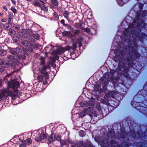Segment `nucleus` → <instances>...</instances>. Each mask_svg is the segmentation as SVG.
Here are the masks:
<instances>
[{
  "label": "nucleus",
  "instance_id": "obj_1",
  "mask_svg": "<svg viewBox=\"0 0 147 147\" xmlns=\"http://www.w3.org/2000/svg\"><path fill=\"white\" fill-rule=\"evenodd\" d=\"M8 88L7 89H4L1 91V92L0 93V100L2 99L3 97L10 96L14 98L16 96L13 92H12L9 89L12 88L13 91L16 92L18 91L17 88L19 87L20 84L19 82L17 80H14L11 82H7Z\"/></svg>",
  "mask_w": 147,
  "mask_h": 147
},
{
  "label": "nucleus",
  "instance_id": "obj_2",
  "mask_svg": "<svg viewBox=\"0 0 147 147\" xmlns=\"http://www.w3.org/2000/svg\"><path fill=\"white\" fill-rule=\"evenodd\" d=\"M134 25L130 24L129 25L128 28L126 29L124 32V34L126 36L129 35L130 34H132L134 32Z\"/></svg>",
  "mask_w": 147,
  "mask_h": 147
},
{
  "label": "nucleus",
  "instance_id": "obj_3",
  "mask_svg": "<svg viewBox=\"0 0 147 147\" xmlns=\"http://www.w3.org/2000/svg\"><path fill=\"white\" fill-rule=\"evenodd\" d=\"M77 147H95L93 146L91 142L88 140H86L85 142H80L77 146Z\"/></svg>",
  "mask_w": 147,
  "mask_h": 147
},
{
  "label": "nucleus",
  "instance_id": "obj_4",
  "mask_svg": "<svg viewBox=\"0 0 147 147\" xmlns=\"http://www.w3.org/2000/svg\"><path fill=\"white\" fill-rule=\"evenodd\" d=\"M22 37L25 38H28L33 35L32 31L29 29L25 30L24 32L22 33Z\"/></svg>",
  "mask_w": 147,
  "mask_h": 147
},
{
  "label": "nucleus",
  "instance_id": "obj_5",
  "mask_svg": "<svg viewBox=\"0 0 147 147\" xmlns=\"http://www.w3.org/2000/svg\"><path fill=\"white\" fill-rule=\"evenodd\" d=\"M132 53L134 57H131V58L129 57L130 60H129V58L127 59V61L128 62H129L130 61L132 62L133 60H135L136 57H138L140 56L139 54L136 51H134Z\"/></svg>",
  "mask_w": 147,
  "mask_h": 147
},
{
  "label": "nucleus",
  "instance_id": "obj_6",
  "mask_svg": "<svg viewBox=\"0 0 147 147\" xmlns=\"http://www.w3.org/2000/svg\"><path fill=\"white\" fill-rule=\"evenodd\" d=\"M65 51V49L61 47H59L56 50L54 51L53 52V54L54 55L56 54L61 55L62 53H64Z\"/></svg>",
  "mask_w": 147,
  "mask_h": 147
},
{
  "label": "nucleus",
  "instance_id": "obj_7",
  "mask_svg": "<svg viewBox=\"0 0 147 147\" xmlns=\"http://www.w3.org/2000/svg\"><path fill=\"white\" fill-rule=\"evenodd\" d=\"M115 144V140H111L108 143H105L103 144V146L105 147L109 146V147H114V144Z\"/></svg>",
  "mask_w": 147,
  "mask_h": 147
},
{
  "label": "nucleus",
  "instance_id": "obj_8",
  "mask_svg": "<svg viewBox=\"0 0 147 147\" xmlns=\"http://www.w3.org/2000/svg\"><path fill=\"white\" fill-rule=\"evenodd\" d=\"M115 73V71L114 70H111L110 71V74H109L107 80L109 81L110 80H113L114 79V77L113 76Z\"/></svg>",
  "mask_w": 147,
  "mask_h": 147
},
{
  "label": "nucleus",
  "instance_id": "obj_9",
  "mask_svg": "<svg viewBox=\"0 0 147 147\" xmlns=\"http://www.w3.org/2000/svg\"><path fill=\"white\" fill-rule=\"evenodd\" d=\"M116 55L119 56L118 58H119V61H123L125 60L123 58L120 59V57H121V56L123 57L124 56V53L123 52L118 50L117 51V53Z\"/></svg>",
  "mask_w": 147,
  "mask_h": 147
},
{
  "label": "nucleus",
  "instance_id": "obj_10",
  "mask_svg": "<svg viewBox=\"0 0 147 147\" xmlns=\"http://www.w3.org/2000/svg\"><path fill=\"white\" fill-rule=\"evenodd\" d=\"M39 137L40 138H35V140L36 141L38 142L40 141L43 139L45 138H46V135L45 134L42 133L40 134V135L39 136Z\"/></svg>",
  "mask_w": 147,
  "mask_h": 147
},
{
  "label": "nucleus",
  "instance_id": "obj_11",
  "mask_svg": "<svg viewBox=\"0 0 147 147\" xmlns=\"http://www.w3.org/2000/svg\"><path fill=\"white\" fill-rule=\"evenodd\" d=\"M33 2V4L34 5L39 6L40 7V2H42V3H45L42 1H41L40 0H32V1Z\"/></svg>",
  "mask_w": 147,
  "mask_h": 147
},
{
  "label": "nucleus",
  "instance_id": "obj_12",
  "mask_svg": "<svg viewBox=\"0 0 147 147\" xmlns=\"http://www.w3.org/2000/svg\"><path fill=\"white\" fill-rule=\"evenodd\" d=\"M122 61H121V63H119L118 69L119 70H122L125 67V64Z\"/></svg>",
  "mask_w": 147,
  "mask_h": 147
},
{
  "label": "nucleus",
  "instance_id": "obj_13",
  "mask_svg": "<svg viewBox=\"0 0 147 147\" xmlns=\"http://www.w3.org/2000/svg\"><path fill=\"white\" fill-rule=\"evenodd\" d=\"M108 135L109 138H114L115 137L114 132L113 130H112L109 131L108 134Z\"/></svg>",
  "mask_w": 147,
  "mask_h": 147
},
{
  "label": "nucleus",
  "instance_id": "obj_14",
  "mask_svg": "<svg viewBox=\"0 0 147 147\" xmlns=\"http://www.w3.org/2000/svg\"><path fill=\"white\" fill-rule=\"evenodd\" d=\"M9 66L12 67H15L16 64H17L18 61L16 59L12 61H9Z\"/></svg>",
  "mask_w": 147,
  "mask_h": 147
},
{
  "label": "nucleus",
  "instance_id": "obj_15",
  "mask_svg": "<svg viewBox=\"0 0 147 147\" xmlns=\"http://www.w3.org/2000/svg\"><path fill=\"white\" fill-rule=\"evenodd\" d=\"M23 141V143H25L27 146L30 144L32 143V140L30 138H28L26 140Z\"/></svg>",
  "mask_w": 147,
  "mask_h": 147
},
{
  "label": "nucleus",
  "instance_id": "obj_16",
  "mask_svg": "<svg viewBox=\"0 0 147 147\" xmlns=\"http://www.w3.org/2000/svg\"><path fill=\"white\" fill-rule=\"evenodd\" d=\"M63 35L64 36H67L69 37H72L73 35L69 32L64 31L62 33Z\"/></svg>",
  "mask_w": 147,
  "mask_h": 147
},
{
  "label": "nucleus",
  "instance_id": "obj_17",
  "mask_svg": "<svg viewBox=\"0 0 147 147\" xmlns=\"http://www.w3.org/2000/svg\"><path fill=\"white\" fill-rule=\"evenodd\" d=\"M11 27V25L10 23L8 24H5L3 26L4 28L6 30L9 29Z\"/></svg>",
  "mask_w": 147,
  "mask_h": 147
},
{
  "label": "nucleus",
  "instance_id": "obj_18",
  "mask_svg": "<svg viewBox=\"0 0 147 147\" xmlns=\"http://www.w3.org/2000/svg\"><path fill=\"white\" fill-rule=\"evenodd\" d=\"M12 140L11 142L13 141V140H14L15 141L13 142L14 144H19V141H21L22 140L20 138H19L18 139H16V140H15V138H14L13 139L11 140Z\"/></svg>",
  "mask_w": 147,
  "mask_h": 147
},
{
  "label": "nucleus",
  "instance_id": "obj_19",
  "mask_svg": "<svg viewBox=\"0 0 147 147\" xmlns=\"http://www.w3.org/2000/svg\"><path fill=\"white\" fill-rule=\"evenodd\" d=\"M41 9L43 10L45 12L47 11V7L43 5H40Z\"/></svg>",
  "mask_w": 147,
  "mask_h": 147
},
{
  "label": "nucleus",
  "instance_id": "obj_20",
  "mask_svg": "<svg viewBox=\"0 0 147 147\" xmlns=\"http://www.w3.org/2000/svg\"><path fill=\"white\" fill-rule=\"evenodd\" d=\"M54 136H53V135H51L50 136L48 140V141L50 143H51L54 140Z\"/></svg>",
  "mask_w": 147,
  "mask_h": 147
},
{
  "label": "nucleus",
  "instance_id": "obj_21",
  "mask_svg": "<svg viewBox=\"0 0 147 147\" xmlns=\"http://www.w3.org/2000/svg\"><path fill=\"white\" fill-rule=\"evenodd\" d=\"M16 33V32L13 30H10L9 32V34L11 35H14Z\"/></svg>",
  "mask_w": 147,
  "mask_h": 147
},
{
  "label": "nucleus",
  "instance_id": "obj_22",
  "mask_svg": "<svg viewBox=\"0 0 147 147\" xmlns=\"http://www.w3.org/2000/svg\"><path fill=\"white\" fill-rule=\"evenodd\" d=\"M46 69V65H43L42 68L41 70V72L42 74H43L44 72H45V70Z\"/></svg>",
  "mask_w": 147,
  "mask_h": 147
},
{
  "label": "nucleus",
  "instance_id": "obj_23",
  "mask_svg": "<svg viewBox=\"0 0 147 147\" xmlns=\"http://www.w3.org/2000/svg\"><path fill=\"white\" fill-rule=\"evenodd\" d=\"M6 54V52L5 51L2 49L0 50V56H4Z\"/></svg>",
  "mask_w": 147,
  "mask_h": 147
},
{
  "label": "nucleus",
  "instance_id": "obj_24",
  "mask_svg": "<svg viewBox=\"0 0 147 147\" xmlns=\"http://www.w3.org/2000/svg\"><path fill=\"white\" fill-rule=\"evenodd\" d=\"M51 2L52 4L55 6H57L58 3L56 0H52Z\"/></svg>",
  "mask_w": 147,
  "mask_h": 147
},
{
  "label": "nucleus",
  "instance_id": "obj_25",
  "mask_svg": "<svg viewBox=\"0 0 147 147\" xmlns=\"http://www.w3.org/2000/svg\"><path fill=\"white\" fill-rule=\"evenodd\" d=\"M106 79V78H102L100 80V82H101L102 83H104L103 81L104 80L105 81ZM107 83L106 82L105 83H104V85L105 86H106L107 85Z\"/></svg>",
  "mask_w": 147,
  "mask_h": 147
},
{
  "label": "nucleus",
  "instance_id": "obj_26",
  "mask_svg": "<svg viewBox=\"0 0 147 147\" xmlns=\"http://www.w3.org/2000/svg\"><path fill=\"white\" fill-rule=\"evenodd\" d=\"M37 79L38 80L39 82H41L43 79V77L41 75L38 76L37 77Z\"/></svg>",
  "mask_w": 147,
  "mask_h": 147
},
{
  "label": "nucleus",
  "instance_id": "obj_27",
  "mask_svg": "<svg viewBox=\"0 0 147 147\" xmlns=\"http://www.w3.org/2000/svg\"><path fill=\"white\" fill-rule=\"evenodd\" d=\"M40 63L41 65H44V63H45V59L43 57H41V58L40 59Z\"/></svg>",
  "mask_w": 147,
  "mask_h": 147
},
{
  "label": "nucleus",
  "instance_id": "obj_28",
  "mask_svg": "<svg viewBox=\"0 0 147 147\" xmlns=\"http://www.w3.org/2000/svg\"><path fill=\"white\" fill-rule=\"evenodd\" d=\"M7 58L11 60H14L15 59V57L11 55H9L7 56Z\"/></svg>",
  "mask_w": 147,
  "mask_h": 147
},
{
  "label": "nucleus",
  "instance_id": "obj_29",
  "mask_svg": "<svg viewBox=\"0 0 147 147\" xmlns=\"http://www.w3.org/2000/svg\"><path fill=\"white\" fill-rule=\"evenodd\" d=\"M42 74L45 77V79H48V78L49 76L47 72H44V73H43V74Z\"/></svg>",
  "mask_w": 147,
  "mask_h": 147
},
{
  "label": "nucleus",
  "instance_id": "obj_30",
  "mask_svg": "<svg viewBox=\"0 0 147 147\" xmlns=\"http://www.w3.org/2000/svg\"><path fill=\"white\" fill-rule=\"evenodd\" d=\"M76 44L77 43L75 44L74 43H73V46L72 47V49L74 50H75L76 49L77 47Z\"/></svg>",
  "mask_w": 147,
  "mask_h": 147
},
{
  "label": "nucleus",
  "instance_id": "obj_31",
  "mask_svg": "<svg viewBox=\"0 0 147 147\" xmlns=\"http://www.w3.org/2000/svg\"><path fill=\"white\" fill-rule=\"evenodd\" d=\"M9 51L13 55H15L17 53V52L13 49H10Z\"/></svg>",
  "mask_w": 147,
  "mask_h": 147
},
{
  "label": "nucleus",
  "instance_id": "obj_32",
  "mask_svg": "<svg viewBox=\"0 0 147 147\" xmlns=\"http://www.w3.org/2000/svg\"><path fill=\"white\" fill-rule=\"evenodd\" d=\"M64 49H65L66 50H70L72 49V47L70 46L69 45H67L65 47Z\"/></svg>",
  "mask_w": 147,
  "mask_h": 147
},
{
  "label": "nucleus",
  "instance_id": "obj_33",
  "mask_svg": "<svg viewBox=\"0 0 147 147\" xmlns=\"http://www.w3.org/2000/svg\"><path fill=\"white\" fill-rule=\"evenodd\" d=\"M27 146L25 143H23V141H22V144L20 145L19 147H27Z\"/></svg>",
  "mask_w": 147,
  "mask_h": 147
},
{
  "label": "nucleus",
  "instance_id": "obj_34",
  "mask_svg": "<svg viewBox=\"0 0 147 147\" xmlns=\"http://www.w3.org/2000/svg\"><path fill=\"white\" fill-rule=\"evenodd\" d=\"M67 141L64 140H62L61 142V144L62 146H64L66 145Z\"/></svg>",
  "mask_w": 147,
  "mask_h": 147
},
{
  "label": "nucleus",
  "instance_id": "obj_35",
  "mask_svg": "<svg viewBox=\"0 0 147 147\" xmlns=\"http://www.w3.org/2000/svg\"><path fill=\"white\" fill-rule=\"evenodd\" d=\"M22 44L24 46H26L28 43V41L25 40L22 42Z\"/></svg>",
  "mask_w": 147,
  "mask_h": 147
},
{
  "label": "nucleus",
  "instance_id": "obj_36",
  "mask_svg": "<svg viewBox=\"0 0 147 147\" xmlns=\"http://www.w3.org/2000/svg\"><path fill=\"white\" fill-rule=\"evenodd\" d=\"M39 37L40 36L38 34H35L33 35V37L36 39H38Z\"/></svg>",
  "mask_w": 147,
  "mask_h": 147
},
{
  "label": "nucleus",
  "instance_id": "obj_37",
  "mask_svg": "<svg viewBox=\"0 0 147 147\" xmlns=\"http://www.w3.org/2000/svg\"><path fill=\"white\" fill-rule=\"evenodd\" d=\"M5 66L7 67H10L9 63H7V62H4V64Z\"/></svg>",
  "mask_w": 147,
  "mask_h": 147
},
{
  "label": "nucleus",
  "instance_id": "obj_38",
  "mask_svg": "<svg viewBox=\"0 0 147 147\" xmlns=\"http://www.w3.org/2000/svg\"><path fill=\"white\" fill-rule=\"evenodd\" d=\"M80 33V30H76L74 32V35H76Z\"/></svg>",
  "mask_w": 147,
  "mask_h": 147
},
{
  "label": "nucleus",
  "instance_id": "obj_39",
  "mask_svg": "<svg viewBox=\"0 0 147 147\" xmlns=\"http://www.w3.org/2000/svg\"><path fill=\"white\" fill-rule=\"evenodd\" d=\"M9 21L8 22L10 23L11 19H12V16L11 14H9Z\"/></svg>",
  "mask_w": 147,
  "mask_h": 147
},
{
  "label": "nucleus",
  "instance_id": "obj_40",
  "mask_svg": "<svg viewBox=\"0 0 147 147\" xmlns=\"http://www.w3.org/2000/svg\"><path fill=\"white\" fill-rule=\"evenodd\" d=\"M11 10L15 14L16 12H17L16 9L12 7L11 9Z\"/></svg>",
  "mask_w": 147,
  "mask_h": 147
},
{
  "label": "nucleus",
  "instance_id": "obj_41",
  "mask_svg": "<svg viewBox=\"0 0 147 147\" xmlns=\"http://www.w3.org/2000/svg\"><path fill=\"white\" fill-rule=\"evenodd\" d=\"M76 43H78L79 44V46L80 47L82 45V43L81 42V41L79 40H77V42Z\"/></svg>",
  "mask_w": 147,
  "mask_h": 147
},
{
  "label": "nucleus",
  "instance_id": "obj_42",
  "mask_svg": "<svg viewBox=\"0 0 147 147\" xmlns=\"http://www.w3.org/2000/svg\"><path fill=\"white\" fill-rule=\"evenodd\" d=\"M85 116V114L83 112L80 113L79 116L81 117H83Z\"/></svg>",
  "mask_w": 147,
  "mask_h": 147
},
{
  "label": "nucleus",
  "instance_id": "obj_43",
  "mask_svg": "<svg viewBox=\"0 0 147 147\" xmlns=\"http://www.w3.org/2000/svg\"><path fill=\"white\" fill-rule=\"evenodd\" d=\"M4 62L3 59H0V65H3L4 63Z\"/></svg>",
  "mask_w": 147,
  "mask_h": 147
},
{
  "label": "nucleus",
  "instance_id": "obj_44",
  "mask_svg": "<svg viewBox=\"0 0 147 147\" xmlns=\"http://www.w3.org/2000/svg\"><path fill=\"white\" fill-rule=\"evenodd\" d=\"M68 16V13L67 11H65L64 12V16L65 17L67 18Z\"/></svg>",
  "mask_w": 147,
  "mask_h": 147
},
{
  "label": "nucleus",
  "instance_id": "obj_45",
  "mask_svg": "<svg viewBox=\"0 0 147 147\" xmlns=\"http://www.w3.org/2000/svg\"><path fill=\"white\" fill-rule=\"evenodd\" d=\"M32 46L35 48H37L38 47V45L37 44H33L32 45Z\"/></svg>",
  "mask_w": 147,
  "mask_h": 147
},
{
  "label": "nucleus",
  "instance_id": "obj_46",
  "mask_svg": "<svg viewBox=\"0 0 147 147\" xmlns=\"http://www.w3.org/2000/svg\"><path fill=\"white\" fill-rule=\"evenodd\" d=\"M93 110V108L92 107H89L88 108V111H91Z\"/></svg>",
  "mask_w": 147,
  "mask_h": 147
},
{
  "label": "nucleus",
  "instance_id": "obj_47",
  "mask_svg": "<svg viewBox=\"0 0 147 147\" xmlns=\"http://www.w3.org/2000/svg\"><path fill=\"white\" fill-rule=\"evenodd\" d=\"M3 8L6 11L7 10V9L5 5H3Z\"/></svg>",
  "mask_w": 147,
  "mask_h": 147
},
{
  "label": "nucleus",
  "instance_id": "obj_48",
  "mask_svg": "<svg viewBox=\"0 0 147 147\" xmlns=\"http://www.w3.org/2000/svg\"><path fill=\"white\" fill-rule=\"evenodd\" d=\"M84 30H85V31L86 32H89L90 31L89 29L88 28H85L84 29Z\"/></svg>",
  "mask_w": 147,
  "mask_h": 147
},
{
  "label": "nucleus",
  "instance_id": "obj_49",
  "mask_svg": "<svg viewBox=\"0 0 147 147\" xmlns=\"http://www.w3.org/2000/svg\"><path fill=\"white\" fill-rule=\"evenodd\" d=\"M88 111V110L87 109H85L84 110V113H83L84 114L87 113Z\"/></svg>",
  "mask_w": 147,
  "mask_h": 147
},
{
  "label": "nucleus",
  "instance_id": "obj_50",
  "mask_svg": "<svg viewBox=\"0 0 147 147\" xmlns=\"http://www.w3.org/2000/svg\"><path fill=\"white\" fill-rule=\"evenodd\" d=\"M55 54H56L54 55H55V58L57 59H58L59 58V56L57 55H56Z\"/></svg>",
  "mask_w": 147,
  "mask_h": 147
},
{
  "label": "nucleus",
  "instance_id": "obj_51",
  "mask_svg": "<svg viewBox=\"0 0 147 147\" xmlns=\"http://www.w3.org/2000/svg\"><path fill=\"white\" fill-rule=\"evenodd\" d=\"M144 135L146 136H147V129L144 132Z\"/></svg>",
  "mask_w": 147,
  "mask_h": 147
},
{
  "label": "nucleus",
  "instance_id": "obj_52",
  "mask_svg": "<svg viewBox=\"0 0 147 147\" xmlns=\"http://www.w3.org/2000/svg\"><path fill=\"white\" fill-rule=\"evenodd\" d=\"M11 2L12 3H13L14 5H15L16 1L15 0H11Z\"/></svg>",
  "mask_w": 147,
  "mask_h": 147
},
{
  "label": "nucleus",
  "instance_id": "obj_53",
  "mask_svg": "<svg viewBox=\"0 0 147 147\" xmlns=\"http://www.w3.org/2000/svg\"><path fill=\"white\" fill-rule=\"evenodd\" d=\"M14 27L16 29H19V26H14Z\"/></svg>",
  "mask_w": 147,
  "mask_h": 147
},
{
  "label": "nucleus",
  "instance_id": "obj_54",
  "mask_svg": "<svg viewBox=\"0 0 147 147\" xmlns=\"http://www.w3.org/2000/svg\"><path fill=\"white\" fill-rule=\"evenodd\" d=\"M77 40H79L80 41H82L83 40V38L82 37H80Z\"/></svg>",
  "mask_w": 147,
  "mask_h": 147
},
{
  "label": "nucleus",
  "instance_id": "obj_55",
  "mask_svg": "<svg viewBox=\"0 0 147 147\" xmlns=\"http://www.w3.org/2000/svg\"><path fill=\"white\" fill-rule=\"evenodd\" d=\"M131 135L133 136V137L135 138L136 136V134H135V133H134H134H133L132 134H131Z\"/></svg>",
  "mask_w": 147,
  "mask_h": 147
},
{
  "label": "nucleus",
  "instance_id": "obj_56",
  "mask_svg": "<svg viewBox=\"0 0 147 147\" xmlns=\"http://www.w3.org/2000/svg\"><path fill=\"white\" fill-rule=\"evenodd\" d=\"M64 20H62L61 21V22L63 24H64Z\"/></svg>",
  "mask_w": 147,
  "mask_h": 147
},
{
  "label": "nucleus",
  "instance_id": "obj_57",
  "mask_svg": "<svg viewBox=\"0 0 147 147\" xmlns=\"http://www.w3.org/2000/svg\"><path fill=\"white\" fill-rule=\"evenodd\" d=\"M124 146H129V145L128 144H126V145H125L124 144V143H123V144H122Z\"/></svg>",
  "mask_w": 147,
  "mask_h": 147
},
{
  "label": "nucleus",
  "instance_id": "obj_58",
  "mask_svg": "<svg viewBox=\"0 0 147 147\" xmlns=\"http://www.w3.org/2000/svg\"><path fill=\"white\" fill-rule=\"evenodd\" d=\"M96 107H100V104L99 103H97L96 104Z\"/></svg>",
  "mask_w": 147,
  "mask_h": 147
},
{
  "label": "nucleus",
  "instance_id": "obj_59",
  "mask_svg": "<svg viewBox=\"0 0 147 147\" xmlns=\"http://www.w3.org/2000/svg\"><path fill=\"white\" fill-rule=\"evenodd\" d=\"M12 74H13V73H11L10 74H7V76H8V77H9L10 76V75H11Z\"/></svg>",
  "mask_w": 147,
  "mask_h": 147
},
{
  "label": "nucleus",
  "instance_id": "obj_60",
  "mask_svg": "<svg viewBox=\"0 0 147 147\" xmlns=\"http://www.w3.org/2000/svg\"><path fill=\"white\" fill-rule=\"evenodd\" d=\"M34 39L33 38H31L30 39V41L31 42H33L34 41Z\"/></svg>",
  "mask_w": 147,
  "mask_h": 147
},
{
  "label": "nucleus",
  "instance_id": "obj_61",
  "mask_svg": "<svg viewBox=\"0 0 147 147\" xmlns=\"http://www.w3.org/2000/svg\"><path fill=\"white\" fill-rule=\"evenodd\" d=\"M128 76V74H127V73H126V75H125V76L126 78H127Z\"/></svg>",
  "mask_w": 147,
  "mask_h": 147
},
{
  "label": "nucleus",
  "instance_id": "obj_62",
  "mask_svg": "<svg viewBox=\"0 0 147 147\" xmlns=\"http://www.w3.org/2000/svg\"><path fill=\"white\" fill-rule=\"evenodd\" d=\"M46 68H50V67L49 65H48L47 66H46Z\"/></svg>",
  "mask_w": 147,
  "mask_h": 147
},
{
  "label": "nucleus",
  "instance_id": "obj_63",
  "mask_svg": "<svg viewBox=\"0 0 147 147\" xmlns=\"http://www.w3.org/2000/svg\"><path fill=\"white\" fill-rule=\"evenodd\" d=\"M137 134H138V135L139 136V137H141V136H140V133H139L138 132H137Z\"/></svg>",
  "mask_w": 147,
  "mask_h": 147
},
{
  "label": "nucleus",
  "instance_id": "obj_64",
  "mask_svg": "<svg viewBox=\"0 0 147 147\" xmlns=\"http://www.w3.org/2000/svg\"><path fill=\"white\" fill-rule=\"evenodd\" d=\"M2 31V28L0 27V32H1Z\"/></svg>",
  "mask_w": 147,
  "mask_h": 147
}]
</instances>
